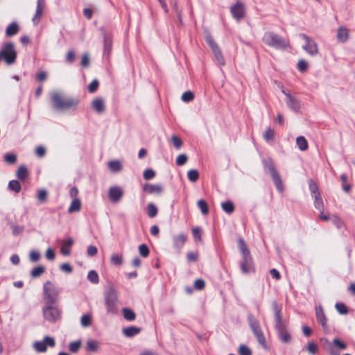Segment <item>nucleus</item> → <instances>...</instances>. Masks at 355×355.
Returning a JSON list of instances; mask_svg holds the SVG:
<instances>
[{
    "label": "nucleus",
    "instance_id": "f257e3e1",
    "mask_svg": "<svg viewBox=\"0 0 355 355\" xmlns=\"http://www.w3.org/2000/svg\"><path fill=\"white\" fill-rule=\"evenodd\" d=\"M238 247L242 256V259L239 263L242 273L246 275L250 272H254V262L250 251L242 238L238 239Z\"/></svg>",
    "mask_w": 355,
    "mask_h": 355
},
{
    "label": "nucleus",
    "instance_id": "f03ea898",
    "mask_svg": "<svg viewBox=\"0 0 355 355\" xmlns=\"http://www.w3.org/2000/svg\"><path fill=\"white\" fill-rule=\"evenodd\" d=\"M51 102L53 107L60 111L75 108L78 104L77 99L67 98L58 92L52 94Z\"/></svg>",
    "mask_w": 355,
    "mask_h": 355
},
{
    "label": "nucleus",
    "instance_id": "7ed1b4c3",
    "mask_svg": "<svg viewBox=\"0 0 355 355\" xmlns=\"http://www.w3.org/2000/svg\"><path fill=\"white\" fill-rule=\"evenodd\" d=\"M60 295L59 288L52 282L46 281L43 285L44 304H55Z\"/></svg>",
    "mask_w": 355,
    "mask_h": 355
},
{
    "label": "nucleus",
    "instance_id": "20e7f679",
    "mask_svg": "<svg viewBox=\"0 0 355 355\" xmlns=\"http://www.w3.org/2000/svg\"><path fill=\"white\" fill-rule=\"evenodd\" d=\"M262 40L266 45L275 49H286L288 46V41L273 32H266Z\"/></svg>",
    "mask_w": 355,
    "mask_h": 355
},
{
    "label": "nucleus",
    "instance_id": "39448f33",
    "mask_svg": "<svg viewBox=\"0 0 355 355\" xmlns=\"http://www.w3.org/2000/svg\"><path fill=\"white\" fill-rule=\"evenodd\" d=\"M118 301L117 291L112 287L107 288L105 293V304L107 312L109 314H116L117 312L116 304Z\"/></svg>",
    "mask_w": 355,
    "mask_h": 355
},
{
    "label": "nucleus",
    "instance_id": "423d86ee",
    "mask_svg": "<svg viewBox=\"0 0 355 355\" xmlns=\"http://www.w3.org/2000/svg\"><path fill=\"white\" fill-rule=\"evenodd\" d=\"M17 57V52L15 46L12 42L4 44L1 49V60H3L8 65L15 62Z\"/></svg>",
    "mask_w": 355,
    "mask_h": 355
},
{
    "label": "nucleus",
    "instance_id": "0eeeda50",
    "mask_svg": "<svg viewBox=\"0 0 355 355\" xmlns=\"http://www.w3.org/2000/svg\"><path fill=\"white\" fill-rule=\"evenodd\" d=\"M248 321L258 343L265 347L266 346V340L259 322L252 315H249L248 316Z\"/></svg>",
    "mask_w": 355,
    "mask_h": 355
},
{
    "label": "nucleus",
    "instance_id": "6e6552de",
    "mask_svg": "<svg viewBox=\"0 0 355 355\" xmlns=\"http://www.w3.org/2000/svg\"><path fill=\"white\" fill-rule=\"evenodd\" d=\"M54 304H45L42 309L43 315L45 320L51 322H55L61 317L60 310Z\"/></svg>",
    "mask_w": 355,
    "mask_h": 355
},
{
    "label": "nucleus",
    "instance_id": "1a4fd4ad",
    "mask_svg": "<svg viewBox=\"0 0 355 355\" xmlns=\"http://www.w3.org/2000/svg\"><path fill=\"white\" fill-rule=\"evenodd\" d=\"M309 187L311 196L314 198L315 207L318 210H322L323 209V201L318 184L313 180H310L309 182Z\"/></svg>",
    "mask_w": 355,
    "mask_h": 355
},
{
    "label": "nucleus",
    "instance_id": "9d476101",
    "mask_svg": "<svg viewBox=\"0 0 355 355\" xmlns=\"http://www.w3.org/2000/svg\"><path fill=\"white\" fill-rule=\"evenodd\" d=\"M55 346V340L53 338L46 336L43 340L36 341L33 343V349L38 353H44L47 350V347H54Z\"/></svg>",
    "mask_w": 355,
    "mask_h": 355
},
{
    "label": "nucleus",
    "instance_id": "9b49d317",
    "mask_svg": "<svg viewBox=\"0 0 355 355\" xmlns=\"http://www.w3.org/2000/svg\"><path fill=\"white\" fill-rule=\"evenodd\" d=\"M266 168L269 171L272 180L277 188V189L279 191H283V184L281 179V177L276 169L275 166L272 162H270L266 165Z\"/></svg>",
    "mask_w": 355,
    "mask_h": 355
},
{
    "label": "nucleus",
    "instance_id": "f8f14e48",
    "mask_svg": "<svg viewBox=\"0 0 355 355\" xmlns=\"http://www.w3.org/2000/svg\"><path fill=\"white\" fill-rule=\"evenodd\" d=\"M300 36L306 42V44L303 46V49L311 55H315L318 54V49L315 42L309 38L305 34H300Z\"/></svg>",
    "mask_w": 355,
    "mask_h": 355
},
{
    "label": "nucleus",
    "instance_id": "ddd939ff",
    "mask_svg": "<svg viewBox=\"0 0 355 355\" xmlns=\"http://www.w3.org/2000/svg\"><path fill=\"white\" fill-rule=\"evenodd\" d=\"M123 196V191L119 187H111L108 191V197L113 203H116L121 200Z\"/></svg>",
    "mask_w": 355,
    "mask_h": 355
},
{
    "label": "nucleus",
    "instance_id": "4468645a",
    "mask_svg": "<svg viewBox=\"0 0 355 355\" xmlns=\"http://www.w3.org/2000/svg\"><path fill=\"white\" fill-rule=\"evenodd\" d=\"M44 8L45 0H37L35 13L32 19V21L35 25L38 24L41 21Z\"/></svg>",
    "mask_w": 355,
    "mask_h": 355
},
{
    "label": "nucleus",
    "instance_id": "2eb2a0df",
    "mask_svg": "<svg viewBox=\"0 0 355 355\" xmlns=\"http://www.w3.org/2000/svg\"><path fill=\"white\" fill-rule=\"evenodd\" d=\"M230 12L233 17L239 21L245 16L244 5L241 2H237L231 8Z\"/></svg>",
    "mask_w": 355,
    "mask_h": 355
},
{
    "label": "nucleus",
    "instance_id": "dca6fc26",
    "mask_svg": "<svg viewBox=\"0 0 355 355\" xmlns=\"http://www.w3.org/2000/svg\"><path fill=\"white\" fill-rule=\"evenodd\" d=\"M282 305L279 304L277 302H275L272 304V310L275 314V327H281L285 325L283 322L282 315Z\"/></svg>",
    "mask_w": 355,
    "mask_h": 355
},
{
    "label": "nucleus",
    "instance_id": "f3484780",
    "mask_svg": "<svg viewBox=\"0 0 355 355\" xmlns=\"http://www.w3.org/2000/svg\"><path fill=\"white\" fill-rule=\"evenodd\" d=\"M187 240V236L184 233H180L173 237V248L179 252L184 247Z\"/></svg>",
    "mask_w": 355,
    "mask_h": 355
},
{
    "label": "nucleus",
    "instance_id": "a211bd4d",
    "mask_svg": "<svg viewBox=\"0 0 355 355\" xmlns=\"http://www.w3.org/2000/svg\"><path fill=\"white\" fill-rule=\"evenodd\" d=\"M275 329L277 331L279 339L282 343H287L291 341V336L287 331L286 325L277 327H275Z\"/></svg>",
    "mask_w": 355,
    "mask_h": 355
},
{
    "label": "nucleus",
    "instance_id": "6ab92c4d",
    "mask_svg": "<svg viewBox=\"0 0 355 355\" xmlns=\"http://www.w3.org/2000/svg\"><path fill=\"white\" fill-rule=\"evenodd\" d=\"M315 315L318 323H320L324 329H327V318L324 313L323 309L321 306L316 307Z\"/></svg>",
    "mask_w": 355,
    "mask_h": 355
},
{
    "label": "nucleus",
    "instance_id": "aec40b11",
    "mask_svg": "<svg viewBox=\"0 0 355 355\" xmlns=\"http://www.w3.org/2000/svg\"><path fill=\"white\" fill-rule=\"evenodd\" d=\"M92 107L98 113H102L105 111V102L102 98H96L92 103Z\"/></svg>",
    "mask_w": 355,
    "mask_h": 355
},
{
    "label": "nucleus",
    "instance_id": "412c9836",
    "mask_svg": "<svg viewBox=\"0 0 355 355\" xmlns=\"http://www.w3.org/2000/svg\"><path fill=\"white\" fill-rule=\"evenodd\" d=\"M144 191L150 194L157 193L159 194L162 193L163 189L161 185L159 184H145L143 188Z\"/></svg>",
    "mask_w": 355,
    "mask_h": 355
},
{
    "label": "nucleus",
    "instance_id": "4be33fe9",
    "mask_svg": "<svg viewBox=\"0 0 355 355\" xmlns=\"http://www.w3.org/2000/svg\"><path fill=\"white\" fill-rule=\"evenodd\" d=\"M283 93L288 97V106L295 111L298 110L300 108V102L296 98L293 97L290 94L286 93L284 90Z\"/></svg>",
    "mask_w": 355,
    "mask_h": 355
},
{
    "label": "nucleus",
    "instance_id": "5701e85b",
    "mask_svg": "<svg viewBox=\"0 0 355 355\" xmlns=\"http://www.w3.org/2000/svg\"><path fill=\"white\" fill-rule=\"evenodd\" d=\"M349 30L345 27H339L337 31V39L340 42L344 43L349 38Z\"/></svg>",
    "mask_w": 355,
    "mask_h": 355
},
{
    "label": "nucleus",
    "instance_id": "b1692460",
    "mask_svg": "<svg viewBox=\"0 0 355 355\" xmlns=\"http://www.w3.org/2000/svg\"><path fill=\"white\" fill-rule=\"evenodd\" d=\"M19 30L18 24L16 22H12L6 29L5 34L7 37H12L17 34Z\"/></svg>",
    "mask_w": 355,
    "mask_h": 355
},
{
    "label": "nucleus",
    "instance_id": "393cba45",
    "mask_svg": "<svg viewBox=\"0 0 355 355\" xmlns=\"http://www.w3.org/2000/svg\"><path fill=\"white\" fill-rule=\"evenodd\" d=\"M82 204L79 198H74L68 209V212L72 214L79 211L81 209Z\"/></svg>",
    "mask_w": 355,
    "mask_h": 355
},
{
    "label": "nucleus",
    "instance_id": "a878e982",
    "mask_svg": "<svg viewBox=\"0 0 355 355\" xmlns=\"http://www.w3.org/2000/svg\"><path fill=\"white\" fill-rule=\"evenodd\" d=\"M141 331V329L136 327H129L127 328H124L123 329V332L124 335L127 337H132L138 334H139Z\"/></svg>",
    "mask_w": 355,
    "mask_h": 355
},
{
    "label": "nucleus",
    "instance_id": "bb28decb",
    "mask_svg": "<svg viewBox=\"0 0 355 355\" xmlns=\"http://www.w3.org/2000/svg\"><path fill=\"white\" fill-rule=\"evenodd\" d=\"M296 144L300 150H306L308 148V143L306 139L303 136L297 137L296 139Z\"/></svg>",
    "mask_w": 355,
    "mask_h": 355
},
{
    "label": "nucleus",
    "instance_id": "cd10ccee",
    "mask_svg": "<svg viewBox=\"0 0 355 355\" xmlns=\"http://www.w3.org/2000/svg\"><path fill=\"white\" fill-rule=\"evenodd\" d=\"M28 175V172L26 166H20L17 171V177L22 181H24Z\"/></svg>",
    "mask_w": 355,
    "mask_h": 355
},
{
    "label": "nucleus",
    "instance_id": "c85d7f7f",
    "mask_svg": "<svg viewBox=\"0 0 355 355\" xmlns=\"http://www.w3.org/2000/svg\"><path fill=\"white\" fill-rule=\"evenodd\" d=\"M122 311L123 317L126 320L133 321L135 319L136 315L132 310L128 308H124L123 309Z\"/></svg>",
    "mask_w": 355,
    "mask_h": 355
},
{
    "label": "nucleus",
    "instance_id": "c756f323",
    "mask_svg": "<svg viewBox=\"0 0 355 355\" xmlns=\"http://www.w3.org/2000/svg\"><path fill=\"white\" fill-rule=\"evenodd\" d=\"M221 207L225 212L229 214L233 213L235 209V207L231 201H226L223 202L221 204Z\"/></svg>",
    "mask_w": 355,
    "mask_h": 355
},
{
    "label": "nucleus",
    "instance_id": "7c9ffc66",
    "mask_svg": "<svg viewBox=\"0 0 355 355\" xmlns=\"http://www.w3.org/2000/svg\"><path fill=\"white\" fill-rule=\"evenodd\" d=\"M108 167L113 172H118L121 170L122 166L119 161L113 160L108 163Z\"/></svg>",
    "mask_w": 355,
    "mask_h": 355
},
{
    "label": "nucleus",
    "instance_id": "2f4dec72",
    "mask_svg": "<svg viewBox=\"0 0 355 355\" xmlns=\"http://www.w3.org/2000/svg\"><path fill=\"white\" fill-rule=\"evenodd\" d=\"M45 271V268L42 266L35 267L31 272L33 278H37L41 276Z\"/></svg>",
    "mask_w": 355,
    "mask_h": 355
},
{
    "label": "nucleus",
    "instance_id": "473e14b6",
    "mask_svg": "<svg viewBox=\"0 0 355 355\" xmlns=\"http://www.w3.org/2000/svg\"><path fill=\"white\" fill-rule=\"evenodd\" d=\"M263 137L266 141H272L275 139L274 130L270 128H267L265 130Z\"/></svg>",
    "mask_w": 355,
    "mask_h": 355
},
{
    "label": "nucleus",
    "instance_id": "72a5a7b5",
    "mask_svg": "<svg viewBox=\"0 0 355 355\" xmlns=\"http://www.w3.org/2000/svg\"><path fill=\"white\" fill-rule=\"evenodd\" d=\"M197 205H198V208L200 209V211L203 215L208 214L209 208H208L207 203L206 202L205 200H204L202 199L199 200L197 202Z\"/></svg>",
    "mask_w": 355,
    "mask_h": 355
},
{
    "label": "nucleus",
    "instance_id": "f704fd0d",
    "mask_svg": "<svg viewBox=\"0 0 355 355\" xmlns=\"http://www.w3.org/2000/svg\"><path fill=\"white\" fill-rule=\"evenodd\" d=\"M157 208L153 203H148L147 205V212L150 218H154L157 214Z\"/></svg>",
    "mask_w": 355,
    "mask_h": 355
},
{
    "label": "nucleus",
    "instance_id": "c9c22d12",
    "mask_svg": "<svg viewBox=\"0 0 355 355\" xmlns=\"http://www.w3.org/2000/svg\"><path fill=\"white\" fill-rule=\"evenodd\" d=\"M340 180H341V182H342V188H343V190L346 192V193H348L351 190V185L347 183V177L345 174H342L340 175Z\"/></svg>",
    "mask_w": 355,
    "mask_h": 355
},
{
    "label": "nucleus",
    "instance_id": "e433bc0d",
    "mask_svg": "<svg viewBox=\"0 0 355 355\" xmlns=\"http://www.w3.org/2000/svg\"><path fill=\"white\" fill-rule=\"evenodd\" d=\"M187 178L189 181L195 182L199 179V173L196 169H191L187 173Z\"/></svg>",
    "mask_w": 355,
    "mask_h": 355
},
{
    "label": "nucleus",
    "instance_id": "4c0bfd02",
    "mask_svg": "<svg viewBox=\"0 0 355 355\" xmlns=\"http://www.w3.org/2000/svg\"><path fill=\"white\" fill-rule=\"evenodd\" d=\"M73 241L71 238H69L67 241H65L64 244L61 247V252L63 254H69V248L73 244Z\"/></svg>",
    "mask_w": 355,
    "mask_h": 355
},
{
    "label": "nucleus",
    "instance_id": "58836bf2",
    "mask_svg": "<svg viewBox=\"0 0 355 355\" xmlns=\"http://www.w3.org/2000/svg\"><path fill=\"white\" fill-rule=\"evenodd\" d=\"M111 263L115 266H120L123 263V256L121 254H113L110 258Z\"/></svg>",
    "mask_w": 355,
    "mask_h": 355
},
{
    "label": "nucleus",
    "instance_id": "ea45409f",
    "mask_svg": "<svg viewBox=\"0 0 355 355\" xmlns=\"http://www.w3.org/2000/svg\"><path fill=\"white\" fill-rule=\"evenodd\" d=\"M98 348V344L96 340H89L86 344V349L89 352H96Z\"/></svg>",
    "mask_w": 355,
    "mask_h": 355
},
{
    "label": "nucleus",
    "instance_id": "a19ab883",
    "mask_svg": "<svg viewBox=\"0 0 355 355\" xmlns=\"http://www.w3.org/2000/svg\"><path fill=\"white\" fill-rule=\"evenodd\" d=\"M212 52L214 54V56H215L217 62H218V64H220V65H224L225 63V59L223 56V54L221 53L220 48L212 51Z\"/></svg>",
    "mask_w": 355,
    "mask_h": 355
},
{
    "label": "nucleus",
    "instance_id": "79ce46f5",
    "mask_svg": "<svg viewBox=\"0 0 355 355\" xmlns=\"http://www.w3.org/2000/svg\"><path fill=\"white\" fill-rule=\"evenodd\" d=\"M3 157L4 161L10 165L14 164L17 161V155L14 153H6Z\"/></svg>",
    "mask_w": 355,
    "mask_h": 355
},
{
    "label": "nucleus",
    "instance_id": "37998d69",
    "mask_svg": "<svg viewBox=\"0 0 355 355\" xmlns=\"http://www.w3.org/2000/svg\"><path fill=\"white\" fill-rule=\"evenodd\" d=\"M8 187L16 193H19L21 190V184L17 180H11L8 184Z\"/></svg>",
    "mask_w": 355,
    "mask_h": 355
},
{
    "label": "nucleus",
    "instance_id": "c03bdc74",
    "mask_svg": "<svg viewBox=\"0 0 355 355\" xmlns=\"http://www.w3.org/2000/svg\"><path fill=\"white\" fill-rule=\"evenodd\" d=\"M48 197V192L45 189H40L37 192V198L38 201L43 203L46 201Z\"/></svg>",
    "mask_w": 355,
    "mask_h": 355
},
{
    "label": "nucleus",
    "instance_id": "a18cd8bd",
    "mask_svg": "<svg viewBox=\"0 0 355 355\" xmlns=\"http://www.w3.org/2000/svg\"><path fill=\"white\" fill-rule=\"evenodd\" d=\"M88 279L93 284H98L99 277L98 273L95 270H91L87 275Z\"/></svg>",
    "mask_w": 355,
    "mask_h": 355
},
{
    "label": "nucleus",
    "instance_id": "49530a36",
    "mask_svg": "<svg viewBox=\"0 0 355 355\" xmlns=\"http://www.w3.org/2000/svg\"><path fill=\"white\" fill-rule=\"evenodd\" d=\"M192 234L196 241H201L202 240V229L199 227H196L192 229Z\"/></svg>",
    "mask_w": 355,
    "mask_h": 355
},
{
    "label": "nucleus",
    "instance_id": "de8ad7c7",
    "mask_svg": "<svg viewBox=\"0 0 355 355\" xmlns=\"http://www.w3.org/2000/svg\"><path fill=\"white\" fill-rule=\"evenodd\" d=\"M139 254L143 257H147L150 254V250L147 245L141 244L138 248Z\"/></svg>",
    "mask_w": 355,
    "mask_h": 355
},
{
    "label": "nucleus",
    "instance_id": "09e8293b",
    "mask_svg": "<svg viewBox=\"0 0 355 355\" xmlns=\"http://www.w3.org/2000/svg\"><path fill=\"white\" fill-rule=\"evenodd\" d=\"M81 347V341L77 340L69 344V349L72 353H76Z\"/></svg>",
    "mask_w": 355,
    "mask_h": 355
},
{
    "label": "nucleus",
    "instance_id": "8fccbe9b",
    "mask_svg": "<svg viewBox=\"0 0 355 355\" xmlns=\"http://www.w3.org/2000/svg\"><path fill=\"white\" fill-rule=\"evenodd\" d=\"M181 98L184 102H190L193 100L194 94L192 92L187 91L182 94Z\"/></svg>",
    "mask_w": 355,
    "mask_h": 355
},
{
    "label": "nucleus",
    "instance_id": "3c124183",
    "mask_svg": "<svg viewBox=\"0 0 355 355\" xmlns=\"http://www.w3.org/2000/svg\"><path fill=\"white\" fill-rule=\"evenodd\" d=\"M198 259V253L196 252H189L187 254V259L188 262H196Z\"/></svg>",
    "mask_w": 355,
    "mask_h": 355
},
{
    "label": "nucleus",
    "instance_id": "603ef678",
    "mask_svg": "<svg viewBox=\"0 0 355 355\" xmlns=\"http://www.w3.org/2000/svg\"><path fill=\"white\" fill-rule=\"evenodd\" d=\"M99 83L96 79L93 80L88 85V91L90 93H94L98 88Z\"/></svg>",
    "mask_w": 355,
    "mask_h": 355
},
{
    "label": "nucleus",
    "instance_id": "864d4df0",
    "mask_svg": "<svg viewBox=\"0 0 355 355\" xmlns=\"http://www.w3.org/2000/svg\"><path fill=\"white\" fill-rule=\"evenodd\" d=\"M171 141L173 145L176 149H180L182 146V141L181 139L177 136H172L171 137Z\"/></svg>",
    "mask_w": 355,
    "mask_h": 355
},
{
    "label": "nucleus",
    "instance_id": "5fc2aeb1",
    "mask_svg": "<svg viewBox=\"0 0 355 355\" xmlns=\"http://www.w3.org/2000/svg\"><path fill=\"white\" fill-rule=\"evenodd\" d=\"M188 157L185 154H181L176 159V164L178 166H183L187 163Z\"/></svg>",
    "mask_w": 355,
    "mask_h": 355
},
{
    "label": "nucleus",
    "instance_id": "6e6d98bb",
    "mask_svg": "<svg viewBox=\"0 0 355 355\" xmlns=\"http://www.w3.org/2000/svg\"><path fill=\"white\" fill-rule=\"evenodd\" d=\"M335 306L337 311L340 314H347L348 312L347 306L343 303H336Z\"/></svg>",
    "mask_w": 355,
    "mask_h": 355
},
{
    "label": "nucleus",
    "instance_id": "4d7b16f0",
    "mask_svg": "<svg viewBox=\"0 0 355 355\" xmlns=\"http://www.w3.org/2000/svg\"><path fill=\"white\" fill-rule=\"evenodd\" d=\"M307 351L309 354L314 355L318 351V346L313 342H309L307 345Z\"/></svg>",
    "mask_w": 355,
    "mask_h": 355
},
{
    "label": "nucleus",
    "instance_id": "13d9d810",
    "mask_svg": "<svg viewBox=\"0 0 355 355\" xmlns=\"http://www.w3.org/2000/svg\"><path fill=\"white\" fill-rule=\"evenodd\" d=\"M333 344L336 347H337L339 349H345L347 347V345L337 338L333 340Z\"/></svg>",
    "mask_w": 355,
    "mask_h": 355
},
{
    "label": "nucleus",
    "instance_id": "bf43d9fd",
    "mask_svg": "<svg viewBox=\"0 0 355 355\" xmlns=\"http://www.w3.org/2000/svg\"><path fill=\"white\" fill-rule=\"evenodd\" d=\"M92 319L89 315H83L81 317V324L83 327H87L91 324Z\"/></svg>",
    "mask_w": 355,
    "mask_h": 355
},
{
    "label": "nucleus",
    "instance_id": "052dcab7",
    "mask_svg": "<svg viewBox=\"0 0 355 355\" xmlns=\"http://www.w3.org/2000/svg\"><path fill=\"white\" fill-rule=\"evenodd\" d=\"M239 353L240 355H251L252 352L249 347L245 345H241L239 349Z\"/></svg>",
    "mask_w": 355,
    "mask_h": 355
},
{
    "label": "nucleus",
    "instance_id": "680f3d73",
    "mask_svg": "<svg viewBox=\"0 0 355 355\" xmlns=\"http://www.w3.org/2000/svg\"><path fill=\"white\" fill-rule=\"evenodd\" d=\"M155 176V172L150 168L146 169L144 172V178L146 180H151V179L154 178Z\"/></svg>",
    "mask_w": 355,
    "mask_h": 355
},
{
    "label": "nucleus",
    "instance_id": "e2e57ef3",
    "mask_svg": "<svg viewBox=\"0 0 355 355\" xmlns=\"http://www.w3.org/2000/svg\"><path fill=\"white\" fill-rule=\"evenodd\" d=\"M35 152L37 157H42L46 154V149L42 146H38L36 147Z\"/></svg>",
    "mask_w": 355,
    "mask_h": 355
},
{
    "label": "nucleus",
    "instance_id": "0e129e2a",
    "mask_svg": "<svg viewBox=\"0 0 355 355\" xmlns=\"http://www.w3.org/2000/svg\"><path fill=\"white\" fill-rule=\"evenodd\" d=\"M206 41L209 44V47L211 48V51H214L219 48L218 44L215 42V41L211 37H207Z\"/></svg>",
    "mask_w": 355,
    "mask_h": 355
},
{
    "label": "nucleus",
    "instance_id": "69168bd1",
    "mask_svg": "<svg viewBox=\"0 0 355 355\" xmlns=\"http://www.w3.org/2000/svg\"><path fill=\"white\" fill-rule=\"evenodd\" d=\"M308 68V64L307 62L304 60H299L298 63H297V69L300 71H304L307 69Z\"/></svg>",
    "mask_w": 355,
    "mask_h": 355
},
{
    "label": "nucleus",
    "instance_id": "338daca9",
    "mask_svg": "<svg viewBox=\"0 0 355 355\" xmlns=\"http://www.w3.org/2000/svg\"><path fill=\"white\" fill-rule=\"evenodd\" d=\"M205 283L203 279H198L194 282V287L197 290H202L205 288Z\"/></svg>",
    "mask_w": 355,
    "mask_h": 355
},
{
    "label": "nucleus",
    "instance_id": "774afa93",
    "mask_svg": "<svg viewBox=\"0 0 355 355\" xmlns=\"http://www.w3.org/2000/svg\"><path fill=\"white\" fill-rule=\"evenodd\" d=\"M40 258V254L37 251H31L30 252V259L31 261H37Z\"/></svg>",
    "mask_w": 355,
    "mask_h": 355
}]
</instances>
